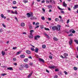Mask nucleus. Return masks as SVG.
Segmentation results:
<instances>
[{"label":"nucleus","mask_w":78,"mask_h":78,"mask_svg":"<svg viewBox=\"0 0 78 78\" xmlns=\"http://www.w3.org/2000/svg\"><path fill=\"white\" fill-rule=\"evenodd\" d=\"M2 76H5V75H6V74L5 73H2Z\"/></svg>","instance_id":"43"},{"label":"nucleus","mask_w":78,"mask_h":78,"mask_svg":"<svg viewBox=\"0 0 78 78\" xmlns=\"http://www.w3.org/2000/svg\"><path fill=\"white\" fill-rule=\"evenodd\" d=\"M44 30H47V31H50V29H49L46 27L44 28Z\"/></svg>","instance_id":"28"},{"label":"nucleus","mask_w":78,"mask_h":78,"mask_svg":"<svg viewBox=\"0 0 78 78\" xmlns=\"http://www.w3.org/2000/svg\"><path fill=\"white\" fill-rule=\"evenodd\" d=\"M58 30H57V31H59V30H60V29H61V25H58Z\"/></svg>","instance_id":"15"},{"label":"nucleus","mask_w":78,"mask_h":78,"mask_svg":"<svg viewBox=\"0 0 78 78\" xmlns=\"http://www.w3.org/2000/svg\"><path fill=\"white\" fill-rule=\"evenodd\" d=\"M0 32L2 33V32H3V30L2 29H1L0 30Z\"/></svg>","instance_id":"58"},{"label":"nucleus","mask_w":78,"mask_h":78,"mask_svg":"<svg viewBox=\"0 0 78 78\" xmlns=\"http://www.w3.org/2000/svg\"><path fill=\"white\" fill-rule=\"evenodd\" d=\"M78 8V5H75L74 7H73V9H76L77 8Z\"/></svg>","instance_id":"7"},{"label":"nucleus","mask_w":78,"mask_h":78,"mask_svg":"<svg viewBox=\"0 0 78 78\" xmlns=\"http://www.w3.org/2000/svg\"><path fill=\"white\" fill-rule=\"evenodd\" d=\"M1 16L2 18H4V19H6V16H4V15L2 14L1 15Z\"/></svg>","instance_id":"6"},{"label":"nucleus","mask_w":78,"mask_h":78,"mask_svg":"<svg viewBox=\"0 0 78 78\" xmlns=\"http://www.w3.org/2000/svg\"><path fill=\"white\" fill-rule=\"evenodd\" d=\"M44 35H45V36H47V37H48V35L47 34L45 33Z\"/></svg>","instance_id":"57"},{"label":"nucleus","mask_w":78,"mask_h":78,"mask_svg":"<svg viewBox=\"0 0 78 78\" xmlns=\"http://www.w3.org/2000/svg\"><path fill=\"white\" fill-rule=\"evenodd\" d=\"M8 70H13V69H12V68L9 67L7 68Z\"/></svg>","instance_id":"14"},{"label":"nucleus","mask_w":78,"mask_h":78,"mask_svg":"<svg viewBox=\"0 0 78 78\" xmlns=\"http://www.w3.org/2000/svg\"><path fill=\"white\" fill-rule=\"evenodd\" d=\"M24 68V66L23 65H21L20 67L19 68V69L20 70H22Z\"/></svg>","instance_id":"5"},{"label":"nucleus","mask_w":78,"mask_h":78,"mask_svg":"<svg viewBox=\"0 0 78 78\" xmlns=\"http://www.w3.org/2000/svg\"><path fill=\"white\" fill-rule=\"evenodd\" d=\"M73 30V29H72L70 30L69 31L70 32H72Z\"/></svg>","instance_id":"47"},{"label":"nucleus","mask_w":78,"mask_h":78,"mask_svg":"<svg viewBox=\"0 0 78 78\" xmlns=\"http://www.w3.org/2000/svg\"><path fill=\"white\" fill-rule=\"evenodd\" d=\"M55 66H51L52 69H54L55 68Z\"/></svg>","instance_id":"59"},{"label":"nucleus","mask_w":78,"mask_h":78,"mask_svg":"<svg viewBox=\"0 0 78 78\" xmlns=\"http://www.w3.org/2000/svg\"><path fill=\"white\" fill-rule=\"evenodd\" d=\"M7 11L8 12H11V10H7Z\"/></svg>","instance_id":"46"},{"label":"nucleus","mask_w":78,"mask_h":78,"mask_svg":"<svg viewBox=\"0 0 78 78\" xmlns=\"http://www.w3.org/2000/svg\"><path fill=\"white\" fill-rule=\"evenodd\" d=\"M40 27L41 29H43V28H44V27L43 25H41L40 26Z\"/></svg>","instance_id":"25"},{"label":"nucleus","mask_w":78,"mask_h":78,"mask_svg":"<svg viewBox=\"0 0 78 78\" xmlns=\"http://www.w3.org/2000/svg\"><path fill=\"white\" fill-rule=\"evenodd\" d=\"M38 51H39V49L36 48L35 49V52H36V53H38Z\"/></svg>","instance_id":"10"},{"label":"nucleus","mask_w":78,"mask_h":78,"mask_svg":"<svg viewBox=\"0 0 78 78\" xmlns=\"http://www.w3.org/2000/svg\"><path fill=\"white\" fill-rule=\"evenodd\" d=\"M68 36H70H70H73V34H71L69 35H68Z\"/></svg>","instance_id":"38"},{"label":"nucleus","mask_w":78,"mask_h":78,"mask_svg":"<svg viewBox=\"0 0 78 78\" xmlns=\"http://www.w3.org/2000/svg\"><path fill=\"white\" fill-rule=\"evenodd\" d=\"M63 56H64L65 57V58H66V56H68V54L67 53H65L63 54Z\"/></svg>","instance_id":"16"},{"label":"nucleus","mask_w":78,"mask_h":78,"mask_svg":"<svg viewBox=\"0 0 78 78\" xmlns=\"http://www.w3.org/2000/svg\"><path fill=\"white\" fill-rule=\"evenodd\" d=\"M27 16L28 17H33V13H31L30 14V13H27Z\"/></svg>","instance_id":"2"},{"label":"nucleus","mask_w":78,"mask_h":78,"mask_svg":"<svg viewBox=\"0 0 78 78\" xmlns=\"http://www.w3.org/2000/svg\"><path fill=\"white\" fill-rule=\"evenodd\" d=\"M39 61H41V62H44V59H43L39 58Z\"/></svg>","instance_id":"11"},{"label":"nucleus","mask_w":78,"mask_h":78,"mask_svg":"<svg viewBox=\"0 0 78 78\" xmlns=\"http://www.w3.org/2000/svg\"><path fill=\"white\" fill-rule=\"evenodd\" d=\"M46 2L47 3H49V1H48V0H46Z\"/></svg>","instance_id":"54"},{"label":"nucleus","mask_w":78,"mask_h":78,"mask_svg":"<svg viewBox=\"0 0 78 78\" xmlns=\"http://www.w3.org/2000/svg\"><path fill=\"white\" fill-rule=\"evenodd\" d=\"M20 53H21V51H20L19 52H18L17 53H16V55H19V54H20Z\"/></svg>","instance_id":"26"},{"label":"nucleus","mask_w":78,"mask_h":78,"mask_svg":"<svg viewBox=\"0 0 78 78\" xmlns=\"http://www.w3.org/2000/svg\"><path fill=\"white\" fill-rule=\"evenodd\" d=\"M46 70V72H48V73H49V71L48 70H47V69Z\"/></svg>","instance_id":"61"},{"label":"nucleus","mask_w":78,"mask_h":78,"mask_svg":"<svg viewBox=\"0 0 78 78\" xmlns=\"http://www.w3.org/2000/svg\"><path fill=\"white\" fill-rule=\"evenodd\" d=\"M74 41L76 43H77V44H78V41L76 40H74Z\"/></svg>","instance_id":"33"},{"label":"nucleus","mask_w":78,"mask_h":78,"mask_svg":"<svg viewBox=\"0 0 78 78\" xmlns=\"http://www.w3.org/2000/svg\"><path fill=\"white\" fill-rule=\"evenodd\" d=\"M34 32V30H31L30 31V35H32L33 34L32 33Z\"/></svg>","instance_id":"19"},{"label":"nucleus","mask_w":78,"mask_h":78,"mask_svg":"<svg viewBox=\"0 0 78 78\" xmlns=\"http://www.w3.org/2000/svg\"><path fill=\"white\" fill-rule=\"evenodd\" d=\"M20 57L21 58H24L25 57V55H20Z\"/></svg>","instance_id":"9"},{"label":"nucleus","mask_w":78,"mask_h":78,"mask_svg":"<svg viewBox=\"0 0 78 78\" xmlns=\"http://www.w3.org/2000/svg\"><path fill=\"white\" fill-rule=\"evenodd\" d=\"M26 68V69H28V65L26 64L25 66H24V68Z\"/></svg>","instance_id":"18"},{"label":"nucleus","mask_w":78,"mask_h":78,"mask_svg":"<svg viewBox=\"0 0 78 78\" xmlns=\"http://www.w3.org/2000/svg\"><path fill=\"white\" fill-rule=\"evenodd\" d=\"M64 73H65V75H67V74H68L67 72H66V71H64Z\"/></svg>","instance_id":"39"},{"label":"nucleus","mask_w":78,"mask_h":78,"mask_svg":"<svg viewBox=\"0 0 78 78\" xmlns=\"http://www.w3.org/2000/svg\"><path fill=\"white\" fill-rule=\"evenodd\" d=\"M24 3H27L28 2V0H24Z\"/></svg>","instance_id":"36"},{"label":"nucleus","mask_w":78,"mask_h":78,"mask_svg":"<svg viewBox=\"0 0 78 78\" xmlns=\"http://www.w3.org/2000/svg\"><path fill=\"white\" fill-rule=\"evenodd\" d=\"M63 5L64 7H67V4H66V3H65V2H63Z\"/></svg>","instance_id":"12"},{"label":"nucleus","mask_w":78,"mask_h":78,"mask_svg":"<svg viewBox=\"0 0 78 78\" xmlns=\"http://www.w3.org/2000/svg\"><path fill=\"white\" fill-rule=\"evenodd\" d=\"M60 21L61 22H62H62H64V21H63V20H62V19H60Z\"/></svg>","instance_id":"48"},{"label":"nucleus","mask_w":78,"mask_h":78,"mask_svg":"<svg viewBox=\"0 0 78 78\" xmlns=\"http://www.w3.org/2000/svg\"><path fill=\"white\" fill-rule=\"evenodd\" d=\"M28 37L29 38H33V34H32V35H30V36L29 35L28 36Z\"/></svg>","instance_id":"17"},{"label":"nucleus","mask_w":78,"mask_h":78,"mask_svg":"<svg viewBox=\"0 0 78 78\" xmlns=\"http://www.w3.org/2000/svg\"><path fill=\"white\" fill-rule=\"evenodd\" d=\"M68 9L69 11H71V9L69 7H68Z\"/></svg>","instance_id":"53"},{"label":"nucleus","mask_w":78,"mask_h":78,"mask_svg":"<svg viewBox=\"0 0 78 78\" xmlns=\"http://www.w3.org/2000/svg\"><path fill=\"white\" fill-rule=\"evenodd\" d=\"M29 28L30 29H32L33 28V27L31 26H29Z\"/></svg>","instance_id":"41"},{"label":"nucleus","mask_w":78,"mask_h":78,"mask_svg":"<svg viewBox=\"0 0 78 78\" xmlns=\"http://www.w3.org/2000/svg\"><path fill=\"white\" fill-rule=\"evenodd\" d=\"M42 47L43 48H46V46L45 44L43 45L42 46Z\"/></svg>","instance_id":"24"},{"label":"nucleus","mask_w":78,"mask_h":78,"mask_svg":"<svg viewBox=\"0 0 78 78\" xmlns=\"http://www.w3.org/2000/svg\"><path fill=\"white\" fill-rule=\"evenodd\" d=\"M2 55H3V56H4L5 55V51H3L2 52Z\"/></svg>","instance_id":"21"},{"label":"nucleus","mask_w":78,"mask_h":78,"mask_svg":"<svg viewBox=\"0 0 78 78\" xmlns=\"http://www.w3.org/2000/svg\"><path fill=\"white\" fill-rule=\"evenodd\" d=\"M2 26H3V27H4V28H6V26H5V24H2Z\"/></svg>","instance_id":"55"},{"label":"nucleus","mask_w":78,"mask_h":78,"mask_svg":"<svg viewBox=\"0 0 78 78\" xmlns=\"http://www.w3.org/2000/svg\"><path fill=\"white\" fill-rule=\"evenodd\" d=\"M30 49H31V50H32V51H34V48H31Z\"/></svg>","instance_id":"40"},{"label":"nucleus","mask_w":78,"mask_h":78,"mask_svg":"<svg viewBox=\"0 0 78 78\" xmlns=\"http://www.w3.org/2000/svg\"><path fill=\"white\" fill-rule=\"evenodd\" d=\"M30 19H31V20H33V19H36V17L34 16L30 18Z\"/></svg>","instance_id":"22"},{"label":"nucleus","mask_w":78,"mask_h":78,"mask_svg":"<svg viewBox=\"0 0 78 78\" xmlns=\"http://www.w3.org/2000/svg\"><path fill=\"white\" fill-rule=\"evenodd\" d=\"M55 78H58V76L57 75H55L54 77Z\"/></svg>","instance_id":"63"},{"label":"nucleus","mask_w":78,"mask_h":78,"mask_svg":"<svg viewBox=\"0 0 78 78\" xmlns=\"http://www.w3.org/2000/svg\"><path fill=\"white\" fill-rule=\"evenodd\" d=\"M45 0H43L42 1H41V3H45Z\"/></svg>","instance_id":"62"},{"label":"nucleus","mask_w":78,"mask_h":78,"mask_svg":"<svg viewBox=\"0 0 78 78\" xmlns=\"http://www.w3.org/2000/svg\"><path fill=\"white\" fill-rule=\"evenodd\" d=\"M25 23H21V27H25Z\"/></svg>","instance_id":"13"},{"label":"nucleus","mask_w":78,"mask_h":78,"mask_svg":"<svg viewBox=\"0 0 78 78\" xmlns=\"http://www.w3.org/2000/svg\"><path fill=\"white\" fill-rule=\"evenodd\" d=\"M41 19L42 20H45V17H41Z\"/></svg>","instance_id":"37"},{"label":"nucleus","mask_w":78,"mask_h":78,"mask_svg":"<svg viewBox=\"0 0 78 78\" xmlns=\"http://www.w3.org/2000/svg\"><path fill=\"white\" fill-rule=\"evenodd\" d=\"M13 65H14V66H17V63H14Z\"/></svg>","instance_id":"64"},{"label":"nucleus","mask_w":78,"mask_h":78,"mask_svg":"<svg viewBox=\"0 0 78 78\" xmlns=\"http://www.w3.org/2000/svg\"><path fill=\"white\" fill-rule=\"evenodd\" d=\"M74 70H77V69H78V68H77L76 67H74Z\"/></svg>","instance_id":"32"},{"label":"nucleus","mask_w":78,"mask_h":78,"mask_svg":"<svg viewBox=\"0 0 78 78\" xmlns=\"http://www.w3.org/2000/svg\"><path fill=\"white\" fill-rule=\"evenodd\" d=\"M69 40L70 41H69V45H71L73 43V40H72V38H70Z\"/></svg>","instance_id":"3"},{"label":"nucleus","mask_w":78,"mask_h":78,"mask_svg":"<svg viewBox=\"0 0 78 78\" xmlns=\"http://www.w3.org/2000/svg\"><path fill=\"white\" fill-rule=\"evenodd\" d=\"M72 33H75V30H73L72 32Z\"/></svg>","instance_id":"60"},{"label":"nucleus","mask_w":78,"mask_h":78,"mask_svg":"<svg viewBox=\"0 0 78 78\" xmlns=\"http://www.w3.org/2000/svg\"><path fill=\"white\" fill-rule=\"evenodd\" d=\"M55 22H58V21H59V19L56 18H55Z\"/></svg>","instance_id":"29"},{"label":"nucleus","mask_w":78,"mask_h":78,"mask_svg":"<svg viewBox=\"0 0 78 78\" xmlns=\"http://www.w3.org/2000/svg\"><path fill=\"white\" fill-rule=\"evenodd\" d=\"M24 62H28V59L27 58H26L24 60Z\"/></svg>","instance_id":"20"},{"label":"nucleus","mask_w":78,"mask_h":78,"mask_svg":"<svg viewBox=\"0 0 78 78\" xmlns=\"http://www.w3.org/2000/svg\"><path fill=\"white\" fill-rule=\"evenodd\" d=\"M13 3L15 5H16V2L15 1H14L13 2Z\"/></svg>","instance_id":"34"},{"label":"nucleus","mask_w":78,"mask_h":78,"mask_svg":"<svg viewBox=\"0 0 78 78\" xmlns=\"http://www.w3.org/2000/svg\"><path fill=\"white\" fill-rule=\"evenodd\" d=\"M14 14H17V11H15V12H14Z\"/></svg>","instance_id":"52"},{"label":"nucleus","mask_w":78,"mask_h":78,"mask_svg":"<svg viewBox=\"0 0 78 78\" xmlns=\"http://www.w3.org/2000/svg\"><path fill=\"white\" fill-rule=\"evenodd\" d=\"M13 50H16V49H17V47H14L13 48Z\"/></svg>","instance_id":"45"},{"label":"nucleus","mask_w":78,"mask_h":78,"mask_svg":"<svg viewBox=\"0 0 78 78\" xmlns=\"http://www.w3.org/2000/svg\"><path fill=\"white\" fill-rule=\"evenodd\" d=\"M52 29L53 31H55V30H58V27L55 26H54L52 27Z\"/></svg>","instance_id":"1"},{"label":"nucleus","mask_w":78,"mask_h":78,"mask_svg":"<svg viewBox=\"0 0 78 78\" xmlns=\"http://www.w3.org/2000/svg\"><path fill=\"white\" fill-rule=\"evenodd\" d=\"M57 8H58V9H60V10H62V9H61L60 8V7H59V6H57Z\"/></svg>","instance_id":"42"},{"label":"nucleus","mask_w":78,"mask_h":78,"mask_svg":"<svg viewBox=\"0 0 78 78\" xmlns=\"http://www.w3.org/2000/svg\"><path fill=\"white\" fill-rule=\"evenodd\" d=\"M32 74H33V73H31L30 74H29L28 75V76H27V77H28V78H30V76H31L32 75Z\"/></svg>","instance_id":"23"},{"label":"nucleus","mask_w":78,"mask_h":78,"mask_svg":"<svg viewBox=\"0 0 78 78\" xmlns=\"http://www.w3.org/2000/svg\"><path fill=\"white\" fill-rule=\"evenodd\" d=\"M11 14H14V12L12 11L11 10V12H10Z\"/></svg>","instance_id":"50"},{"label":"nucleus","mask_w":78,"mask_h":78,"mask_svg":"<svg viewBox=\"0 0 78 78\" xmlns=\"http://www.w3.org/2000/svg\"><path fill=\"white\" fill-rule=\"evenodd\" d=\"M60 57L61 58H62V59H64V58H67V57H63V56H62V55H61Z\"/></svg>","instance_id":"30"},{"label":"nucleus","mask_w":78,"mask_h":78,"mask_svg":"<svg viewBox=\"0 0 78 78\" xmlns=\"http://www.w3.org/2000/svg\"><path fill=\"white\" fill-rule=\"evenodd\" d=\"M69 22H70V20H68L67 21V23H69Z\"/></svg>","instance_id":"56"},{"label":"nucleus","mask_w":78,"mask_h":78,"mask_svg":"<svg viewBox=\"0 0 78 78\" xmlns=\"http://www.w3.org/2000/svg\"><path fill=\"white\" fill-rule=\"evenodd\" d=\"M26 52L27 54H28L29 55L31 54V51L29 50H27Z\"/></svg>","instance_id":"8"},{"label":"nucleus","mask_w":78,"mask_h":78,"mask_svg":"<svg viewBox=\"0 0 78 78\" xmlns=\"http://www.w3.org/2000/svg\"><path fill=\"white\" fill-rule=\"evenodd\" d=\"M49 58H50V59H52L53 58V57H52V56H51V55H50L49 56Z\"/></svg>","instance_id":"49"},{"label":"nucleus","mask_w":78,"mask_h":78,"mask_svg":"<svg viewBox=\"0 0 78 78\" xmlns=\"http://www.w3.org/2000/svg\"><path fill=\"white\" fill-rule=\"evenodd\" d=\"M53 39L55 40V41H58L57 38L56 37H54L53 38Z\"/></svg>","instance_id":"27"},{"label":"nucleus","mask_w":78,"mask_h":78,"mask_svg":"<svg viewBox=\"0 0 78 78\" xmlns=\"http://www.w3.org/2000/svg\"><path fill=\"white\" fill-rule=\"evenodd\" d=\"M48 8H50L51 7V5H49L47 6Z\"/></svg>","instance_id":"31"},{"label":"nucleus","mask_w":78,"mask_h":78,"mask_svg":"<svg viewBox=\"0 0 78 78\" xmlns=\"http://www.w3.org/2000/svg\"><path fill=\"white\" fill-rule=\"evenodd\" d=\"M39 25V23H35L36 26H37V25Z\"/></svg>","instance_id":"35"},{"label":"nucleus","mask_w":78,"mask_h":78,"mask_svg":"<svg viewBox=\"0 0 78 78\" xmlns=\"http://www.w3.org/2000/svg\"><path fill=\"white\" fill-rule=\"evenodd\" d=\"M12 8H13L14 9H16V8H17V7L16 6H15V7H12Z\"/></svg>","instance_id":"51"},{"label":"nucleus","mask_w":78,"mask_h":78,"mask_svg":"<svg viewBox=\"0 0 78 78\" xmlns=\"http://www.w3.org/2000/svg\"><path fill=\"white\" fill-rule=\"evenodd\" d=\"M13 60L14 61H16V58H13Z\"/></svg>","instance_id":"44"},{"label":"nucleus","mask_w":78,"mask_h":78,"mask_svg":"<svg viewBox=\"0 0 78 78\" xmlns=\"http://www.w3.org/2000/svg\"><path fill=\"white\" fill-rule=\"evenodd\" d=\"M41 37L39 35H37L34 37V39L35 40H37V38L39 39V38H40Z\"/></svg>","instance_id":"4"}]
</instances>
